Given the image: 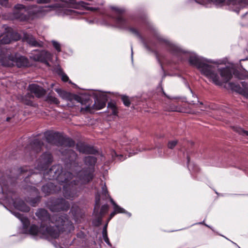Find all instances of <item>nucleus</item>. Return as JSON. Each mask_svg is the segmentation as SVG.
Returning <instances> with one entry per match:
<instances>
[{"label":"nucleus","mask_w":248,"mask_h":248,"mask_svg":"<svg viewBox=\"0 0 248 248\" xmlns=\"http://www.w3.org/2000/svg\"><path fill=\"white\" fill-rule=\"evenodd\" d=\"M46 141L51 144L60 146L62 134L58 132L48 131L44 134Z\"/></svg>","instance_id":"dca6fc26"},{"label":"nucleus","mask_w":248,"mask_h":248,"mask_svg":"<svg viewBox=\"0 0 248 248\" xmlns=\"http://www.w3.org/2000/svg\"><path fill=\"white\" fill-rule=\"evenodd\" d=\"M108 204H104L101 207L100 211L99 213V216L103 217L108 211Z\"/></svg>","instance_id":"c9c22d12"},{"label":"nucleus","mask_w":248,"mask_h":248,"mask_svg":"<svg viewBox=\"0 0 248 248\" xmlns=\"http://www.w3.org/2000/svg\"><path fill=\"white\" fill-rule=\"evenodd\" d=\"M200 104H201V105H202V104H203V103H202V102H200Z\"/></svg>","instance_id":"0e129e2a"},{"label":"nucleus","mask_w":248,"mask_h":248,"mask_svg":"<svg viewBox=\"0 0 248 248\" xmlns=\"http://www.w3.org/2000/svg\"><path fill=\"white\" fill-rule=\"evenodd\" d=\"M33 93H31V92H30V93H28L24 97L25 98H27L28 99H32L34 98V96L32 94Z\"/></svg>","instance_id":"a18cd8bd"},{"label":"nucleus","mask_w":248,"mask_h":248,"mask_svg":"<svg viewBox=\"0 0 248 248\" xmlns=\"http://www.w3.org/2000/svg\"><path fill=\"white\" fill-rule=\"evenodd\" d=\"M158 41L161 43H163L166 47L167 50L171 54L178 58H180L183 55L186 54V51L183 50L178 46L170 43L163 38H159Z\"/></svg>","instance_id":"f8f14e48"},{"label":"nucleus","mask_w":248,"mask_h":248,"mask_svg":"<svg viewBox=\"0 0 248 248\" xmlns=\"http://www.w3.org/2000/svg\"><path fill=\"white\" fill-rule=\"evenodd\" d=\"M113 208L117 214L125 213L127 214L129 216H131V214L130 213L127 212L124 209L122 208L118 204L115 205V207H114Z\"/></svg>","instance_id":"2f4dec72"},{"label":"nucleus","mask_w":248,"mask_h":248,"mask_svg":"<svg viewBox=\"0 0 248 248\" xmlns=\"http://www.w3.org/2000/svg\"><path fill=\"white\" fill-rule=\"evenodd\" d=\"M70 208L69 202L63 198L56 199L51 204L49 205V209L54 212L61 211H67Z\"/></svg>","instance_id":"2eb2a0df"},{"label":"nucleus","mask_w":248,"mask_h":248,"mask_svg":"<svg viewBox=\"0 0 248 248\" xmlns=\"http://www.w3.org/2000/svg\"><path fill=\"white\" fill-rule=\"evenodd\" d=\"M188 62L191 65L196 66L202 74L205 76L216 85H217V73L215 67L205 63L197 56L190 55Z\"/></svg>","instance_id":"0eeeda50"},{"label":"nucleus","mask_w":248,"mask_h":248,"mask_svg":"<svg viewBox=\"0 0 248 248\" xmlns=\"http://www.w3.org/2000/svg\"><path fill=\"white\" fill-rule=\"evenodd\" d=\"M220 74L225 82H227L232 78L239 79H248V71L243 69L238 72L232 64H229L225 68H221ZM241 86L236 83L230 82L228 88L243 96L248 98V84L245 81L241 82Z\"/></svg>","instance_id":"f03ea898"},{"label":"nucleus","mask_w":248,"mask_h":248,"mask_svg":"<svg viewBox=\"0 0 248 248\" xmlns=\"http://www.w3.org/2000/svg\"><path fill=\"white\" fill-rule=\"evenodd\" d=\"M61 188L55 185L52 183H47L42 187V191L46 195H49L51 194L57 193L60 191Z\"/></svg>","instance_id":"412c9836"},{"label":"nucleus","mask_w":248,"mask_h":248,"mask_svg":"<svg viewBox=\"0 0 248 248\" xmlns=\"http://www.w3.org/2000/svg\"><path fill=\"white\" fill-rule=\"evenodd\" d=\"M13 203L16 209L22 212H28L30 210V207L22 200H16Z\"/></svg>","instance_id":"393cba45"},{"label":"nucleus","mask_w":248,"mask_h":248,"mask_svg":"<svg viewBox=\"0 0 248 248\" xmlns=\"http://www.w3.org/2000/svg\"><path fill=\"white\" fill-rule=\"evenodd\" d=\"M114 155H115V156H119V155L117 154L116 152L114 151L112 153V156Z\"/></svg>","instance_id":"5fc2aeb1"},{"label":"nucleus","mask_w":248,"mask_h":248,"mask_svg":"<svg viewBox=\"0 0 248 248\" xmlns=\"http://www.w3.org/2000/svg\"><path fill=\"white\" fill-rule=\"evenodd\" d=\"M120 96L124 105L126 107H129L131 104V101L129 97L125 95H121Z\"/></svg>","instance_id":"7c9ffc66"},{"label":"nucleus","mask_w":248,"mask_h":248,"mask_svg":"<svg viewBox=\"0 0 248 248\" xmlns=\"http://www.w3.org/2000/svg\"><path fill=\"white\" fill-rule=\"evenodd\" d=\"M0 62L5 67L18 68L28 67L30 65L29 59L25 56H17L13 54L11 50L7 47H0Z\"/></svg>","instance_id":"39448f33"},{"label":"nucleus","mask_w":248,"mask_h":248,"mask_svg":"<svg viewBox=\"0 0 248 248\" xmlns=\"http://www.w3.org/2000/svg\"><path fill=\"white\" fill-rule=\"evenodd\" d=\"M117 213L114 210V211L112 212H111L109 215V218L108 219V221L110 220L111 218H112Z\"/></svg>","instance_id":"de8ad7c7"},{"label":"nucleus","mask_w":248,"mask_h":248,"mask_svg":"<svg viewBox=\"0 0 248 248\" xmlns=\"http://www.w3.org/2000/svg\"><path fill=\"white\" fill-rule=\"evenodd\" d=\"M108 101L106 96H102L98 98H96L94 104L91 107L89 105L84 108H81L80 111L81 112H92L93 109L100 110L104 108Z\"/></svg>","instance_id":"4468645a"},{"label":"nucleus","mask_w":248,"mask_h":248,"mask_svg":"<svg viewBox=\"0 0 248 248\" xmlns=\"http://www.w3.org/2000/svg\"><path fill=\"white\" fill-rule=\"evenodd\" d=\"M57 92L58 93H60V92H62V91H61V90H60H60H57Z\"/></svg>","instance_id":"680f3d73"},{"label":"nucleus","mask_w":248,"mask_h":248,"mask_svg":"<svg viewBox=\"0 0 248 248\" xmlns=\"http://www.w3.org/2000/svg\"><path fill=\"white\" fill-rule=\"evenodd\" d=\"M10 119H11V118L8 117H7V118H6V121H7V122H9V121H10Z\"/></svg>","instance_id":"bf43d9fd"},{"label":"nucleus","mask_w":248,"mask_h":248,"mask_svg":"<svg viewBox=\"0 0 248 248\" xmlns=\"http://www.w3.org/2000/svg\"><path fill=\"white\" fill-rule=\"evenodd\" d=\"M28 89L31 93L34 94L35 96L38 98L42 97L46 93V91L45 89L36 84L29 85Z\"/></svg>","instance_id":"4be33fe9"},{"label":"nucleus","mask_w":248,"mask_h":248,"mask_svg":"<svg viewBox=\"0 0 248 248\" xmlns=\"http://www.w3.org/2000/svg\"><path fill=\"white\" fill-rule=\"evenodd\" d=\"M209 107L211 109H213V110L216 109L217 108L216 105H213L211 104L210 105H209Z\"/></svg>","instance_id":"8fccbe9b"},{"label":"nucleus","mask_w":248,"mask_h":248,"mask_svg":"<svg viewBox=\"0 0 248 248\" xmlns=\"http://www.w3.org/2000/svg\"><path fill=\"white\" fill-rule=\"evenodd\" d=\"M162 93L163 94V95L166 97L167 98L169 99H172V98L170 97V96L168 95L164 91L163 89L162 88Z\"/></svg>","instance_id":"09e8293b"},{"label":"nucleus","mask_w":248,"mask_h":248,"mask_svg":"<svg viewBox=\"0 0 248 248\" xmlns=\"http://www.w3.org/2000/svg\"><path fill=\"white\" fill-rule=\"evenodd\" d=\"M219 3L228 5L231 10L238 13L241 9L248 5V0H218V5Z\"/></svg>","instance_id":"ddd939ff"},{"label":"nucleus","mask_w":248,"mask_h":248,"mask_svg":"<svg viewBox=\"0 0 248 248\" xmlns=\"http://www.w3.org/2000/svg\"><path fill=\"white\" fill-rule=\"evenodd\" d=\"M222 60L218 61V62H217L218 65L222 63Z\"/></svg>","instance_id":"13d9d810"},{"label":"nucleus","mask_w":248,"mask_h":248,"mask_svg":"<svg viewBox=\"0 0 248 248\" xmlns=\"http://www.w3.org/2000/svg\"><path fill=\"white\" fill-rule=\"evenodd\" d=\"M36 216L41 221V224H49L52 221V216L51 217L48 211L44 209H38L35 213Z\"/></svg>","instance_id":"a211bd4d"},{"label":"nucleus","mask_w":248,"mask_h":248,"mask_svg":"<svg viewBox=\"0 0 248 248\" xmlns=\"http://www.w3.org/2000/svg\"><path fill=\"white\" fill-rule=\"evenodd\" d=\"M233 130L240 135L243 136H248V131L243 130L240 127L234 126L233 127Z\"/></svg>","instance_id":"473e14b6"},{"label":"nucleus","mask_w":248,"mask_h":248,"mask_svg":"<svg viewBox=\"0 0 248 248\" xmlns=\"http://www.w3.org/2000/svg\"><path fill=\"white\" fill-rule=\"evenodd\" d=\"M246 60H248V59L246 58V59H242V60H240V61H245Z\"/></svg>","instance_id":"e2e57ef3"},{"label":"nucleus","mask_w":248,"mask_h":248,"mask_svg":"<svg viewBox=\"0 0 248 248\" xmlns=\"http://www.w3.org/2000/svg\"><path fill=\"white\" fill-rule=\"evenodd\" d=\"M79 4L81 5L82 7H84L86 10H89L91 11H95L96 10V9L95 8L89 7L88 5H89V4L86 2L81 1L79 2Z\"/></svg>","instance_id":"72a5a7b5"},{"label":"nucleus","mask_w":248,"mask_h":248,"mask_svg":"<svg viewBox=\"0 0 248 248\" xmlns=\"http://www.w3.org/2000/svg\"><path fill=\"white\" fill-rule=\"evenodd\" d=\"M8 4V0H0V5L3 6H6Z\"/></svg>","instance_id":"49530a36"},{"label":"nucleus","mask_w":248,"mask_h":248,"mask_svg":"<svg viewBox=\"0 0 248 248\" xmlns=\"http://www.w3.org/2000/svg\"><path fill=\"white\" fill-rule=\"evenodd\" d=\"M178 141L177 140H170L168 142V147L169 149H173L177 145Z\"/></svg>","instance_id":"ea45409f"},{"label":"nucleus","mask_w":248,"mask_h":248,"mask_svg":"<svg viewBox=\"0 0 248 248\" xmlns=\"http://www.w3.org/2000/svg\"><path fill=\"white\" fill-rule=\"evenodd\" d=\"M63 153L65 155L63 159L65 169L72 172L73 175L74 174L77 179L70 180L68 185L63 186L64 197L72 200L78 196L82 186L89 184L93 180L94 171L86 167L81 169V166L78 161V155L73 150H65Z\"/></svg>","instance_id":"f257e3e1"},{"label":"nucleus","mask_w":248,"mask_h":248,"mask_svg":"<svg viewBox=\"0 0 248 248\" xmlns=\"http://www.w3.org/2000/svg\"><path fill=\"white\" fill-rule=\"evenodd\" d=\"M102 194L104 195L105 197H107L109 196L108 191L107 189V186L106 185L103 186L102 187Z\"/></svg>","instance_id":"37998d69"},{"label":"nucleus","mask_w":248,"mask_h":248,"mask_svg":"<svg viewBox=\"0 0 248 248\" xmlns=\"http://www.w3.org/2000/svg\"><path fill=\"white\" fill-rule=\"evenodd\" d=\"M97 158L93 156H87L84 157L83 162L87 169L95 171V165L97 162Z\"/></svg>","instance_id":"5701e85b"},{"label":"nucleus","mask_w":248,"mask_h":248,"mask_svg":"<svg viewBox=\"0 0 248 248\" xmlns=\"http://www.w3.org/2000/svg\"><path fill=\"white\" fill-rule=\"evenodd\" d=\"M51 2V0H36L38 4H46Z\"/></svg>","instance_id":"c03bdc74"},{"label":"nucleus","mask_w":248,"mask_h":248,"mask_svg":"<svg viewBox=\"0 0 248 248\" xmlns=\"http://www.w3.org/2000/svg\"><path fill=\"white\" fill-rule=\"evenodd\" d=\"M102 221V217L98 215V217L93 220V224L95 227H99Z\"/></svg>","instance_id":"4c0bfd02"},{"label":"nucleus","mask_w":248,"mask_h":248,"mask_svg":"<svg viewBox=\"0 0 248 248\" xmlns=\"http://www.w3.org/2000/svg\"><path fill=\"white\" fill-rule=\"evenodd\" d=\"M53 160L52 155L49 152L44 153L37 161V169L39 170H47Z\"/></svg>","instance_id":"9b49d317"},{"label":"nucleus","mask_w":248,"mask_h":248,"mask_svg":"<svg viewBox=\"0 0 248 248\" xmlns=\"http://www.w3.org/2000/svg\"><path fill=\"white\" fill-rule=\"evenodd\" d=\"M52 45L53 47L58 51L60 52L61 51V46L60 44L56 41L52 42Z\"/></svg>","instance_id":"79ce46f5"},{"label":"nucleus","mask_w":248,"mask_h":248,"mask_svg":"<svg viewBox=\"0 0 248 248\" xmlns=\"http://www.w3.org/2000/svg\"><path fill=\"white\" fill-rule=\"evenodd\" d=\"M107 224L105 225V226L104 227L103 231V236L104 238V240L106 243H107L108 245H110V243L109 241V239L107 235Z\"/></svg>","instance_id":"58836bf2"},{"label":"nucleus","mask_w":248,"mask_h":248,"mask_svg":"<svg viewBox=\"0 0 248 248\" xmlns=\"http://www.w3.org/2000/svg\"><path fill=\"white\" fill-rule=\"evenodd\" d=\"M108 108L112 110V114L117 115L118 113V108L115 102L110 101L108 103Z\"/></svg>","instance_id":"cd10ccee"},{"label":"nucleus","mask_w":248,"mask_h":248,"mask_svg":"<svg viewBox=\"0 0 248 248\" xmlns=\"http://www.w3.org/2000/svg\"><path fill=\"white\" fill-rule=\"evenodd\" d=\"M76 142L72 139L62 136L60 146H65L73 147L75 146Z\"/></svg>","instance_id":"bb28decb"},{"label":"nucleus","mask_w":248,"mask_h":248,"mask_svg":"<svg viewBox=\"0 0 248 248\" xmlns=\"http://www.w3.org/2000/svg\"><path fill=\"white\" fill-rule=\"evenodd\" d=\"M43 177L46 180H56L61 185L65 184L64 186L68 185V183L73 178L72 172L67 169L63 170L61 165L52 166L49 170H44Z\"/></svg>","instance_id":"423d86ee"},{"label":"nucleus","mask_w":248,"mask_h":248,"mask_svg":"<svg viewBox=\"0 0 248 248\" xmlns=\"http://www.w3.org/2000/svg\"><path fill=\"white\" fill-rule=\"evenodd\" d=\"M14 8L16 11L14 13V17L19 21H28L36 16V13L32 11L25 10L22 12V10L26 8L25 6L23 4H17Z\"/></svg>","instance_id":"9d476101"},{"label":"nucleus","mask_w":248,"mask_h":248,"mask_svg":"<svg viewBox=\"0 0 248 248\" xmlns=\"http://www.w3.org/2000/svg\"><path fill=\"white\" fill-rule=\"evenodd\" d=\"M41 197L37 196L34 198H28L27 202L32 206L35 207L40 202Z\"/></svg>","instance_id":"c85d7f7f"},{"label":"nucleus","mask_w":248,"mask_h":248,"mask_svg":"<svg viewBox=\"0 0 248 248\" xmlns=\"http://www.w3.org/2000/svg\"><path fill=\"white\" fill-rule=\"evenodd\" d=\"M47 100L50 104L58 105L60 104V101L55 96L48 95L47 97Z\"/></svg>","instance_id":"f704fd0d"},{"label":"nucleus","mask_w":248,"mask_h":248,"mask_svg":"<svg viewBox=\"0 0 248 248\" xmlns=\"http://www.w3.org/2000/svg\"><path fill=\"white\" fill-rule=\"evenodd\" d=\"M23 102L25 104H26L27 105L31 106H33V102L31 99L23 97Z\"/></svg>","instance_id":"a19ab883"},{"label":"nucleus","mask_w":248,"mask_h":248,"mask_svg":"<svg viewBox=\"0 0 248 248\" xmlns=\"http://www.w3.org/2000/svg\"><path fill=\"white\" fill-rule=\"evenodd\" d=\"M132 19L141 25H150L147 15L144 10H138L136 14L132 17Z\"/></svg>","instance_id":"f3484780"},{"label":"nucleus","mask_w":248,"mask_h":248,"mask_svg":"<svg viewBox=\"0 0 248 248\" xmlns=\"http://www.w3.org/2000/svg\"><path fill=\"white\" fill-rule=\"evenodd\" d=\"M110 202L113 205V207H115V205H117V204L113 201L112 199H110Z\"/></svg>","instance_id":"3c124183"},{"label":"nucleus","mask_w":248,"mask_h":248,"mask_svg":"<svg viewBox=\"0 0 248 248\" xmlns=\"http://www.w3.org/2000/svg\"><path fill=\"white\" fill-rule=\"evenodd\" d=\"M15 216L20 220L23 225V229L26 233L32 235H36L38 233L43 234V232L41 230V225L39 227L35 224H32L30 228V221L27 217L23 214L17 212L15 213Z\"/></svg>","instance_id":"6e6552de"},{"label":"nucleus","mask_w":248,"mask_h":248,"mask_svg":"<svg viewBox=\"0 0 248 248\" xmlns=\"http://www.w3.org/2000/svg\"><path fill=\"white\" fill-rule=\"evenodd\" d=\"M69 2L73 4L76 3V0H69Z\"/></svg>","instance_id":"603ef678"},{"label":"nucleus","mask_w":248,"mask_h":248,"mask_svg":"<svg viewBox=\"0 0 248 248\" xmlns=\"http://www.w3.org/2000/svg\"><path fill=\"white\" fill-rule=\"evenodd\" d=\"M100 206V194L97 192L95 196L94 212H98Z\"/></svg>","instance_id":"c756f323"},{"label":"nucleus","mask_w":248,"mask_h":248,"mask_svg":"<svg viewBox=\"0 0 248 248\" xmlns=\"http://www.w3.org/2000/svg\"><path fill=\"white\" fill-rule=\"evenodd\" d=\"M25 171H27V170H25L24 169L21 168V173H24Z\"/></svg>","instance_id":"4d7b16f0"},{"label":"nucleus","mask_w":248,"mask_h":248,"mask_svg":"<svg viewBox=\"0 0 248 248\" xmlns=\"http://www.w3.org/2000/svg\"><path fill=\"white\" fill-rule=\"evenodd\" d=\"M29 174H31L30 177L31 178L33 176V173H32V172L29 171V174H28V177L29 176Z\"/></svg>","instance_id":"6e6d98bb"},{"label":"nucleus","mask_w":248,"mask_h":248,"mask_svg":"<svg viewBox=\"0 0 248 248\" xmlns=\"http://www.w3.org/2000/svg\"><path fill=\"white\" fill-rule=\"evenodd\" d=\"M62 95L63 97H65L68 100L74 99L77 102L80 103L81 104H86L89 101L88 99H85L84 100L83 98L81 96L76 94H73L70 93H68L65 91H62Z\"/></svg>","instance_id":"b1692460"},{"label":"nucleus","mask_w":248,"mask_h":248,"mask_svg":"<svg viewBox=\"0 0 248 248\" xmlns=\"http://www.w3.org/2000/svg\"><path fill=\"white\" fill-rule=\"evenodd\" d=\"M52 221L50 223L55 224L54 226H48L46 224H41V230L43 235H48L52 238H57L59 237L60 233L65 229L66 225H72V222L69 220L68 216L66 214L52 216Z\"/></svg>","instance_id":"20e7f679"},{"label":"nucleus","mask_w":248,"mask_h":248,"mask_svg":"<svg viewBox=\"0 0 248 248\" xmlns=\"http://www.w3.org/2000/svg\"><path fill=\"white\" fill-rule=\"evenodd\" d=\"M59 75L61 76L62 80V81L64 82H69L70 84H73L72 81L69 80L68 77L62 70H61L60 72L59 73Z\"/></svg>","instance_id":"e433bc0d"},{"label":"nucleus","mask_w":248,"mask_h":248,"mask_svg":"<svg viewBox=\"0 0 248 248\" xmlns=\"http://www.w3.org/2000/svg\"><path fill=\"white\" fill-rule=\"evenodd\" d=\"M49 54L47 51H42L39 52L38 54L34 55V60L35 61L41 62L45 63L47 65L49 64L47 61V56Z\"/></svg>","instance_id":"a878e982"},{"label":"nucleus","mask_w":248,"mask_h":248,"mask_svg":"<svg viewBox=\"0 0 248 248\" xmlns=\"http://www.w3.org/2000/svg\"><path fill=\"white\" fill-rule=\"evenodd\" d=\"M112 11L115 12L118 16L115 17V23L120 28L127 30L131 33L136 35L142 43L145 48L149 51H152L151 46L154 45L153 42L149 39H145L135 28L130 26V24L127 19L123 17L122 15L125 12V9L116 6L111 7Z\"/></svg>","instance_id":"7ed1b4c3"},{"label":"nucleus","mask_w":248,"mask_h":248,"mask_svg":"<svg viewBox=\"0 0 248 248\" xmlns=\"http://www.w3.org/2000/svg\"><path fill=\"white\" fill-rule=\"evenodd\" d=\"M44 145L43 142L39 139H35L31 141L25 147L24 152L27 158L32 159L36 155L41 152Z\"/></svg>","instance_id":"1a4fd4ad"},{"label":"nucleus","mask_w":248,"mask_h":248,"mask_svg":"<svg viewBox=\"0 0 248 248\" xmlns=\"http://www.w3.org/2000/svg\"><path fill=\"white\" fill-rule=\"evenodd\" d=\"M119 156H120V159L121 160L122 159H121V158H123V155H119Z\"/></svg>","instance_id":"052dcab7"},{"label":"nucleus","mask_w":248,"mask_h":248,"mask_svg":"<svg viewBox=\"0 0 248 248\" xmlns=\"http://www.w3.org/2000/svg\"><path fill=\"white\" fill-rule=\"evenodd\" d=\"M76 148L80 153L85 154L95 155L98 153L93 146L82 142L77 143Z\"/></svg>","instance_id":"6ab92c4d"},{"label":"nucleus","mask_w":248,"mask_h":248,"mask_svg":"<svg viewBox=\"0 0 248 248\" xmlns=\"http://www.w3.org/2000/svg\"><path fill=\"white\" fill-rule=\"evenodd\" d=\"M22 39L31 46L41 47L43 46L42 42L37 41L32 34L27 32L24 33Z\"/></svg>","instance_id":"aec40b11"},{"label":"nucleus","mask_w":248,"mask_h":248,"mask_svg":"<svg viewBox=\"0 0 248 248\" xmlns=\"http://www.w3.org/2000/svg\"><path fill=\"white\" fill-rule=\"evenodd\" d=\"M190 163V157L189 156H187V164L188 165Z\"/></svg>","instance_id":"864d4df0"}]
</instances>
